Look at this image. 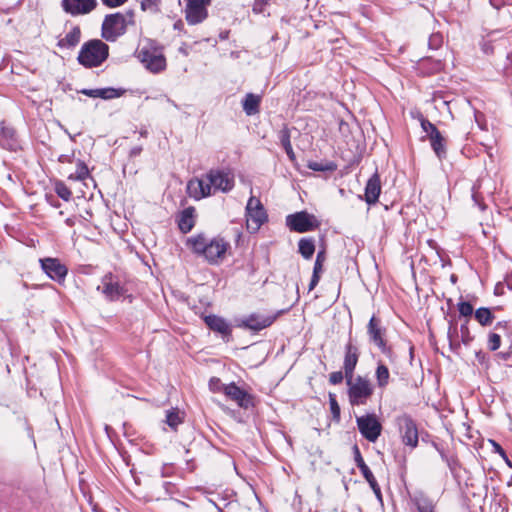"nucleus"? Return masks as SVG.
Wrapping results in <instances>:
<instances>
[{
  "mask_svg": "<svg viewBox=\"0 0 512 512\" xmlns=\"http://www.w3.org/2000/svg\"><path fill=\"white\" fill-rule=\"evenodd\" d=\"M234 187V177L230 172L212 169L202 179L194 178L187 183V193L195 200H200L221 191L228 192Z\"/></svg>",
  "mask_w": 512,
  "mask_h": 512,
  "instance_id": "nucleus-1",
  "label": "nucleus"
},
{
  "mask_svg": "<svg viewBox=\"0 0 512 512\" xmlns=\"http://www.w3.org/2000/svg\"><path fill=\"white\" fill-rule=\"evenodd\" d=\"M186 246L194 254L203 257L211 265L221 263L230 248V244L223 238H208L204 233L188 237Z\"/></svg>",
  "mask_w": 512,
  "mask_h": 512,
  "instance_id": "nucleus-2",
  "label": "nucleus"
},
{
  "mask_svg": "<svg viewBox=\"0 0 512 512\" xmlns=\"http://www.w3.org/2000/svg\"><path fill=\"white\" fill-rule=\"evenodd\" d=\"M109 55V46L99 39L84 43L78 55V61L86 68L100 66Z\"/></svg>",
  "mask_w": 512,
  "mask_h": 512,
  "instance_id": "nucleus-3",
  "label": "nucleus"
},
{
  "mask_svg": "<svg viewBox=\"0 0 512 512\" xmlns=\"http://www.w3.org/2000/svg\"><path fill=\"white\" fill-rule=\"evenodd\" d=\"M348 385V397L351 405H365L373 394V387L370 380L357 376L355 379L346 380Z\"/></svg>",
  "mask_w": 512,
  "mask_h": 512,
  "instance_id": "nucleus-4",
  "label": "nucleus"
},
{
  "mask_svg": "<svg viewBox=\"0 0 512 512\" xmlns=\"http://www.w3.org/2000/svg\"><path fill=\"white\" fill-rule=\"evenodd\" d=\"M286 225L291 231L305 233L316 230L320 226V221L306 211L296 212L286 217Z\"/></svg>",
  "mask_w": 512,
  "mask_h": 512,
  "instance_id": "nucleus-5",
  "label": "nucleus"
},
{
  "mask_svg": "<svg viewBox=\"0 0 512 512\" xmlns=\"http://www.w3.org/2000/svg\"><path fill=\"white\" fill-rule=\"evenodd\" d=\"M126 17L121 13L107 15L102 23V37L114 42L126 31Z\"/></svg>",
  "mask_w": 512,
  "mask_h": 512,
  "instance_id": "nucleus-6",
  "label": "nucleus"
},
{
  "mask_svg": "<svg viewBox=\"0 0 512 512\" xmlns=\"http://www.w3.org/2000/svg\"><path fill=\"white\" fill-rule=\"evenodd\" d=\"M267 220L266 211L260 200L256 197H250L246 206V226L247 229L255 233Z\"/></svg>",
  "mask_w": 512,
  "mask_h": 512,
  "instance_id": "nucleus-7",
  "label": "nucleus"
},
{
  "mask_svg": "<svg viewBox=\"0 0 512 512\" xmlns=\"http://www.w3.org/2000/svg\"><path fill=\"white\" fill-rule=\"evenodd\" d=\"M395 421L402 442L407 446L415 448L418 445V428L416 422L407 414L399 415Z\"/></svg>",
  "mask_w": 512,
  "mask_h": 512,
  "instance_id": "nucleus-8",
  "label": "nucleus"
},
{
  "mask_svg": "<svg viewBox=\"0 0 512 512\" xmlns=\"http://www.w3.org/2000/svg\"><path fill=\"white\" fill-rule=\"evenodd\" d=\"M385 333L386 329L382 327L381 320L375 316H372L367 325V334L369 339L380 349L383 354L391 356L392 349L387 344Z\"/></svg>",
  "mask_w": 512,
  "mask_h": 512,
  "instance_id": "nucleus-9",
  "label": "nucleus"
},
{
  "mask_svg": "<svg viewBox=\"0 0 512 512\" xmlns=\"http://www.w3.org/2000/svg\"><path fill=\"white\" fill-rule=\"evenodd\" d=\"M361 435L370 442H375L381 434L382 425L375 414H367L356 418Z\"/></svg>",
  "mask_w": 512,
  "mask_h": 512,
  "instance_id": "nucleus-10",
  "label": "nucleus"
},
{
  "mask_svg": "<svg viewBox=\"0 0 512 512\" xmlns=\"http://www.w3.org/2000/svg\"><path fill=\"white\" fill-rule=\"evenodd\" d=\"M211 0H187L185 19L189 25L202 23L208 17V6Z\"/></svg>",
  "mask_w": 512,
  "mask_h": 512,
  "instance_id": "nucleus-11",
  "label": "nucleus"
},
{
  "mask_svg": "<svg viewBox=\"0 0 512 512\" xmlns=\"http://www.w3.org/2000/svg\"><path fill=\"white\" fill-rule=\"evenodd\" d=\"M278 314L263 315L260 313H252L241 320L237 326L251 331H260L271 326L277 319Z\"/></svg>",
  "mask_w": 512,
  "mask_h": 512,
  "instance_id": "nucleus-12",
  "label": "nucleus"
},
{
  "mask_svg": "<svg viewBox=\"0 0 512 512\" xmlns=\"http://www.w3.org/2000/svg\"><path fill=\"white\" fill-rule=\"evenodd\" d=\"M42 270L47 274V276L58 282H64L68 269L67 267L60 262L57 258H43L39 260Z\"/></svg>",
  "mask_w": 512,
  "mask_h": 512,
  "instance_id": "nucleus-13",
  "label": "nucleus"
},
{
  "mask_svg": "<svg viewBox=\"0 0 512 512\" xmlns=\"http://www.w3.org/2000/svg\"><path fill=\"white\" fill-rule=\"evenodd\" d=\"M97 290L109 301L118 300L125 292L124 287L111 273L103 276L101 285L97 287Z\"/></svg>",
  "mask_w": 512,
  "mask_h": 512,
  "instance_id": "nucleus-14",
  "label": "nucleus"
},
{
  "mask_svg": "<svg viewBox=\"0 0 512 512\" xmlns=\"http://www.w3.org/2000/svg\"><path fill=\"white\" fill-rule=\"evenodd\" d=\"M360 357V350L350 337L345 345V354L343 361V369L346 380H349L354 375V370L357 366Z\"/></svg>",
  "mask_w": 512,
  "mask_h": 512,
  "instance_id": "nucleus-15",
  "label": "nucleus"
},
{
  "mask_svg": "<svg viewBox=\"0 0 512 512\" xmlns=\"http://www.w3.org/2000/svg\"><path fill=\"white\" fill-rule=\"evenodd\" d=\"M97 6V0H62V9L71 16L86 15Z\"/></svg>",
  "mask_w": 512,
  "mask_h": 512,
  "instance_id": "nucleus-16",
  "label": "nucleus"
},
{
  "mask_svg": "<svg viewBox=\"0 0 512 512\" xmlns=\"http://www.w3.org/2000/svg\"><path fill=\"white\" fill-rule=\"evenodd\" d=\"M353 450H354V459H355L356 466L361 471V473H362L363 477L365 478V480L369 483V485H370L371 489L373 490L376 498L379 501H382V493H381L380 486L377 483V481H376L373 473L371 472L370 468L364 462L359 448L355 445Z\"/></svg>",
  "mask_w": 512,
  "mask_h": 512,
  "instance_id": "nucleus-17",
  "label": "nucleus"
},
{
  "mask_svg": "<svg viewBox=\"0 0 512 512\" xmlns=\"http://www.w3.org/2000/svg\"><path fill=\"white\" fill-rule=\"evenodd\" d=\"M223 393L235 401L241 408L248 409L253 405L252 397L243 389L238 387L235 383H230L227 386H223Z\"/></svg>",
  "mask_w": 512,
  "mask_h": 512,
  "instance_id": "nucleus-18",
  "label": "nucleus"
},
{
  "mask_svg": "<svg viewBox=\"0 0 512 512\" xmlns=\"http://www.w3.org/2000/svg\"><path fill=\"white\" fill-rule=\"evenodd\" d=\"M140 55L142 63L149 71L158 73L165 69L166 59L163 55L155 54L147 50H142Z\"/></svg>",
  "mask_w": 512,
  "mask_h": 512,
  "instance_id": "nucleus-19",
  "label": "nucleus"
},
{
  "mask_svg": "<svg viewBox=\"0 0 512 512\" xmlns=\"http://www.w3.org/2000/svg\"><path fill=\"white\" fill-rule=\"evenodd\" d=\"M124 92V89H115L112 87L98 89H82L80 91L81 94L86 95L88 97L101 98L105 100L118 98L122 96Z\"/></svg>",
  "mask_w": 512,
  "mask_h": 512,
  "instance_id": "nucleus-20",
  "label": "nucleus"
},
{
  "mask_svg": "<svg viewBox=\"0 0 512 512\" xmlns=\"http://www.w3.org/2000/svg\"><path fill=\"white\" fill-rule=\"evenodd\" d=\"M381 192V182L378 173H374L365 187V201L371 205L378 201Z\"/></svg>",
  "mask_w": 512,
  "mask_h": 512,
  "instance_id": "nucleus-21",
  "label": "nucleus"
},
{
  "mask_svg": "<svg viewBox=\"0 0 512 512\" xmlns=\"http://www.w3.org/2000/svg\"><path fill=\"white\" fill-rule=\"evenodd\" d=\"M0 146L11 151L17 149L18 141L13 128L0 126Z\"/></svg>",
  "mask_w": 512,
  "mask_h": 512,
  "instance_id": "nucleus-22",
  "label": "nucleus"
},
{
  "mask_svg": "<svg viewBox=\"0 0 512 512\" xmlns=\"http://www.w3.org/2000/svg\"><path fill=\"white\" fill-rule=\"evenodd\" d=\"M206 325L213 331L219 332L223 336L230 335L231 328L222 317L208 315L204 318Z\"/></svg>",
  "mask_w": 512,
  "mask_h": 512,
  "instance_id": "nucleus-23",
  "label": "nucleus"
},
{
  "mask_svg": "<svg viewBox=\"0 0 512 512\" xmlns=\"http://www.w3.org/2000/svg\"><path fill=\"white\" fill-rule=\"evenodd\" d=\"M81 38V30L78 26H74L63 38L58 40L57 46L59 48L72 49L76 47Z\"/></svg>",
  "mask_w": 512,
  "mask_h": 512,
  "instance_id": "nucleus-24",
  "label": "nucleus"
},
{
  "mask_svg": "<svg viewBox=\"0 0 512 512\" xmlns=\"http://www.w3.org/2000/svg\"><path fill=\"white\" fill-rule=\"evenodd\" d=\"M195 225L194 208L189 207L184 209L178 219V227L181 232L188 233Z\"/></svg>",
  "mask_w": 512,
  "mask_h": 512,
  "instance_id": "nucleus-25",
  "label": "nucleus"
},
{
  "mask_svg": "<svg viewBox=\"0 0 512 512\" xmlns=\"http://www.w3.org/2000/svg\"><path fill=\"white\" fill-rule=\"evenodd\" d=\"M261 98L259 95L248 93L243 100L244 112L251 116L259 112Z\"/></svg>",
  "mask_w": 512,
  "mask_h": 512,
  "instance_id": "nucleus-26",
  "label": "nucleus"
},
{
  "mask_svg": "<svg viewBox=\"0 0 512 512\" xmlns=\"http://www.w3.org/2000/svg\"><path fill=\"white\" fill-rule=\"evenodd\" d=\"M431 147L439 159L446 155V141L440 131L431 135L429 138Z\"/></svg>",
  "mask_w": 512,
  "mask_h": 512,
  "instance_id": "nucleus-27",
  "label": "nucleus"
},
{
  "mask_svg": "<svg viewBox=\"0 0 512 512\" xmlns=\"http://www.w3.org/2000/svg\"><path fill=\"white\" fill-rule=\"evenodd\" d=\"M412 502L419 512H434V503L423 493H417L412 497Z\"/></svg>",
  "mask_w": 512,
  "mask_h": 512,
  "instance_id": "nucleus-28",
  "label": "nucleus"
},
{
  "mask_svg": "<svg viewBox=\"0 0 512 512\" xmlns=\"http://www.w3.org/2000/svg\"><path fill=\"white\" fill-rule=\"evenodd\" d=\"M375 377H376V381H377V386L379 388L384 389L389 384V380H390L389 369L381 361H379L377 364V368L375 371Z\"/></svg>",
  "mask_w": 512,
  "mask_h": 512,
  "instance_id": "nucleus-29",
  "label": "nucleus"
},
{
  "mask_svg": "<svg viewBox=\"0 0 512 512\" xmlns=\"http://www.w3.org/2000/svg\"><path fill=\"white\" fill-rule=\"evenodd\" d=\"M298 251L304 259H311L315 252V241L313 238H301L298 242Z\"/></svg>",
  "mask_w": 512,
  "mask_h": 512,
  "instance_id": "nucleus-30",
  "label": "nucleus"
},
{
  "mask_svg": "<svg viewBox=\"0 0 512 512\" xmlns=\"http://www.w3.org/2000/svg\"><path fill=\"white\" fill-rule=\"evenodd\" d=\"M475 319L482 326L490 325L494 320V315L489 308H478L474 313Z\"/></svg>",
  "mask_w": 512,
  "mask_h": 512,
  "instance_id": "nucleus-31",
  "label": "nucleus"
},
{
  "mask_svg": "<svg viewBox=\"0 0 512 512\" xmlns=\"http://www.w3.org/2000/svg\"><path fill=\"white\" fill-rule=\"evenodd\" d=\"M307 167L313 171L319 172H334L337 169V165L331 161H310Z\"/></svg>",
  "mask_w": 512,
  "mask_h": 512,
  "instance_id": "nucleus-32",
  "label": "nucleus"
},
{
  "mask_svg": "<svg viewBox=\"0 0 512 512\" xmlns=\"http://www.w3.org/2000/svg\"><path fill=\"white\" fill-rule=\"evenodd\" d=\"M502 335L497 332H490L488 334L487 346L491 351H496L501 347Z\"/></svg>",
  "mask_w": 512,
  "mask_h": 512,
  "instance_id": "nucleus-33",
  "label": "nucleus"
},
{
  "mask_svg": "<svg viewBox=\"0 0 512 512\" xmlns=\"http://www.w3.org/2000/svg\"><path fill=\"white\" fill-rule=\"evenodd\" d=\"M329 404L333 420L338 422L340 420V406L336 400V396L332 393L329 394Z\"/></svg>",
  "mask_w": 512,
  "mask_h": 512,
  "instance_id": "nucleus-34",
  "label": "nucleus"
},
{
  "mask_svg": "<svg viewBox=\"0 0 512 512\" xmlns=\"http://www.w3.org/2000/svg\"><path fill=\"white\" fill-rule=\"evenodd\" d=\"M56 194L65 201L70 200L72 193L70 189L62 182H57L55 185Z\"/></svg>",
  "mask_w": 512,
  "mask_h": 512,
  "instance_id": "nucleus-35",
  "label": "nucleus"
},
{
  "mask_svg": "<svg viewBox=\"0 0 512 512\" xmlns=\"http://www.w3.org/2000/svg\"><path fill=\"white\" fill-rule=\"evenodd\" d=\"M89 175V170L87 168V166L83 163L79 164L75 173L71 174L69 176L70 179H73V180H84L88 177Z\"/></svg>",
  "mask_w": 512,
  "mask_h": 512,
  "instance_id": "nucleus-36",
  "label": "nucleus"
},
{
  "mask_svg": "<svg viewBox=\"0 0 512 512\" xmlns=\"http://www.w3.org/2000/svg\"><path fill=\"white\" fill-rule=\"evenodd\" d=\"M495 357L498 360L506 362L509 366H512V343H510L505 350L498 352Z\"/></svg>",
  "mask_w": 512,
  "mask_h": 512,
  "instance_id": "nucleus-37",
  "label": "nucleus"
},
{
  "mask_svg": "<svg viewBox=\"0 0 512 512\" xmlns=\"http://www.w3.org/2000/svg\"><path fill=\"white\" fill-rule=\"evenodd\" d=\"M420 124L423 131L427 134L428 138L439 131L433 123H431L428 119L424 117L420 118Z\"/></svg>",
  "mask_w": 512,
  "mask_h": 512,
  "instance_id": "nucleus-38",
  "label": "nucleus"
},
{
  "mask_svg": "<svg viewBox=\"0 0 512 512\" xmlns=\"http://www.w3.org/2000/svg\"><path fill=\"white\" fill-rule=\"evenodd\" d=\"M160 0H142L141 1V9L143 11H150L152 13H157L159 11Z\"/></svg>",
  "mask_w": 512,
  "mask_h": 512,
  "instance_id": "nucleus-39",
  "label": "nucleus"
},
{
  "mask_svg": "<svg viewBox=\"0 0 512 512\" xmlns=\"http://www.w3.org/2000/svg\"><path fill=\"white\" fill-rule=\"evenodd\" d=\"M457 307H458L459 314L465 318L470 317L474 312L473 306L469 302L460 301L457 304Z\"/></svg>",
  "mask_w": 512,
  "mask_h": 512,
  "instance_id": "nucleus-40",
  "label": "nucleus"
},
{
  "mask_svg": "<svg viewBox=\"0 0 512 512\" xmlns=\"http://www.w3.org/2000/svg\"><path fill=\"white\" fill-rule=\"evenodd\" d=\"M443 36L440 33H433L428 40V46L432 50H437L442 46Z\"/></svg>",
  "mask_w": 512,
  "mask_h": 512,
  "instance_id": "nucleus-41",
  "label": "nucleus"
},
{
  "mask_svg": "<svg viewBox=\"0 0 512 512\" xmlns=\"http://www.w3.org/2000/svg\"><path fill=\"white\" fill-rule=\"evenodd\" d=\"M181 417L178 412L169 411L166 415V423L173 429L181 423Z\"/></svg>",
  "mask_w": 512,
  "mask_h": 512,
  "instance_id": "nucleus-42",
  "label": "nucleus"
},
{
  "mask_svg": "<svg viewBox=\"0 0 512 512\" xmlns=\"http://www.w3.org/2000/svg\"><path fill=\"white\" fill-rule=\"evenodd\" d=\"M489 443L493 447V452L497 453L501 456V458L508 464L511 465L509 458L505 452V450L501 447L500 444H498L495 440L490 439Z\"/></svg>",
  "mask_w": 512,
  "mask_h": 512,
  "instance_id": "nucleus-43",
  "label": "nucleus"
},
{
  "mask_svg": "<svg viewBox=\"0 0 512 512\" xmlns=\"http://www.w3.org/2000/svg\"><path fill=\"white\" fill-rule=\"evenodd\" d=\"M325 259H326L325 251L324 250L319 251L316 256L313 272L322 273L323 263H324Z\"/></svg>",
  "mask_w": 512,
  "mask_h": 512,
  "instance_id": "nucleus-44",
  "label": "nucleus"
},
{
  "mask_svg": "<svg viewBox=\"0 0 512 512\" xmlns=\"http://www.w3.org/2000/svg\"><path fill=\"white\" fill-rule=\"evenodd\" d=\"M279 140L283 148L292 146L290 141V131L288 128L284 127L279 132Z\"/></svg>",
  "mask_w": 512,
  "mask_h": 512,
  "instance_id": "nucleus-45",
  "label": "nucleus"
},
{
  "mask_svg": "<svg viewBox=\"0 0 512 512\" xmlns=\"http://www.w3.org/2000/svg\"><path fill=\"white\" fill-rule=\"evenodd\" d=\"M431 63V69L429 70V73H435L437 71H440L442 69V63L440 61H434L431 62L429 58L424 59L421 61L420 65L421 68L424 69L427 64Z\"/></svg>",
  "mask_w": 512,
  "mask_h": 512,
  "instance_id": "nucleus-46",
  "label": "nucleus"
},
{
  "mask_svg": "<svg viewBox=\"0 0 512 512\" xmlns=\"http://www.w3.org/2000/svg\"><path fill=\"white\" fill-rule=\"evenodd\" d=\"M460 332H461L462 342L466 345L469 344V342L472 340V338L470 336V332L468 329V319L465 321V323H463L461 325Z\"/></svg>",
  "mask_w": 512,
  "mask_h": 512,
  "instance_id": "nucleus-47",
  "label": "nucleus"
},
{
  "mask_svg": "<svg viewBox=\"0 0 512 512\" xmlns=\"http://www.w3.org/2000/svg\"><path fill=\"white\" fill-rule=\"evenodd\" d=\"M223 386H226L221 382L219 378L212 377L209 381V388L213 392H223Z\"/></svg>",
  "mask_w": 512,
  "mask_h": 512,
  "instance_id": "nucleus-48",
  "label": "nucleus"
},
{
  "mask_svg": "<svg viewBox=\"0 0 512 512\" xmlns=\"http://www.w3.org/2000/svg\"><path fill=\"white\" fill-rule=\"evenodd\" d=\"M268 4V0H255L252 11L255 14H262L265 12V7Z\"/></svg>",
  "mask_w": 512,
  "mask_h": 512,
  "instance_id": "nucleus-49",
  "label": "nucleus"
},
{
  "mask_svg": "<svg viewBox=\"0 0 512 512\" xmlns=\"http://www.w3.org/2000/svg\"><path fill=\"white\" fill-rule=\"evenodd\" d=\"M345 377V374L344 372L342 371H335V372H332L330 375H329V382L333 385H337V384H340L343 379Z\"/></svg>",
  "mask_w": 512,
  "mask_h": 512,
  "instance_id": "nucleus-50",
  "label": "nucleus"
},
{
  "mask_svg": "<svg viewBox=\"0 0 512 512\" xmlns=\"http://www.w3.org/2000/svg\"><path fill=\"white\" fill-rule=\"evenodd\" d=\"M104 5L110 8L123 5L127 0H101Z\"/></svg>",
  "mask_w": 512,
  "mask_h": 512,
  "instance_id": "nucleus-51",
  "label": "nucleus"
},
{
  "mask_svg": "<svg viewBox=\"0 0 512 512\" xmlns=\"http://www.w3.org/2000/svg\"><path fill=\"white\" fill-rule=\"evenodd\" d=\"M162 488L165 490L166 495H172L175 491V485L171 482L165 481L162 484Z\"/></svg>",
  "mask_w": 512,
  "mask_h": 512,
  "instance_id": "nucleus-52",
  "label": "nucleus"
},
{
  "mask_svg": "<svg viewBox=\"0 0 512 512\" xmlns=\"http://www.w3.org/2000/svg\"><path fill=\"white\" fill-rule=\"evenodd\" d=\"M320 274H321V273L313 272V275H312L311 281H310V283H309V291H312V290L317 286V284L319 283V280H320Z\"/></svg>",
  "mask_w": 512,
  "mask_h": 512,
  "instance_id": "nucleus-53",
  "label": "nucleus"
},
{
  "mask_svg": "<svg viewBox=\"0 0 512 512\" xmlns=\"http://www.w3.org/2000/svg\"><path fill=\"white\" fill-rule=\"evenodd\" d=\"M172 469H173V467L169 464L163 465V467L161 469L162 477L170 476L172 474Z\"/></svg>",
  "mask_w": 512,
  "mask_h": 512,
  "instance_id": "nucleus-54",
  "label": "nucleus"
},
{
  "mask_svg": "<svg viewBox=\"0 0 512 512\" xmlns=\"http://www.w3.org/2000/svg\"><path fill=\"white\" fill-rule=\"evenodd\" d=\"M287 156L291 159V160H294L295 159V154H294V151H293V148L292 146H289V147H286L284 148Z\"/></svg>",
  "mask_w": 512,
  "mask_h": 512,
  "instance_id": "nucleus-55",
  "label": "nucleus"
},
{
  "mask_svg": "<svg viewBox=\"0 0 512 512\" xmlns=\"http://www.w3.org/2000/svg\"><path fill=\"white\" fill-rule=\"evenodd\" d=\"M142 151V147L141 146H136L134 148L131 149L130 151V155L131 156H138Z\"/></svg>",
  "mask_w": 512,
  "mask_h": 512,
  "instance_id": "nucleus-56",
  "label": "nucleus"
},
{
  "mask_svg": "<svg viewBox=\"0 0 512 512\" xmlns=\"http://www.w3.org/2000/svg\"><path fill=\"white\" fill-rule=\"evenodd\" d=\"M476 358L478 359V361L480 363H483L486 358V355L484 353H482L481 351H479L476 353Z\"/></svg>",
  "mask_w": 512,
  "mask_h": 512,
  "instance_id": "nucleus-57",
  "label": "nucleus"
},
{
  "mask_svg": "<svg viewBox=\"0 0 512 512\" xmlns=\"http://www.w3.org/2000/svg\"><path fill=\"white\" fill-rule=\"evenodd\" d=\"M506 323L498 322L495 326V330H505Z\"/></svg>",
  "mask_w": 512,
  "mask_h": 512,
  "instance_id": "nucleus-58",
  "label": "nucleus"
},
{
  "mask_svg": "<svg viewBox=\"0 0 512 512\" xmlns=\"http://www.w3.org/2000/svg\"><path fill=\"white\" fill-rule=\"evenodd\" d=\"M441 457H442L443 460H445L447 462V464L450 467V469H453L452 468V462L446 457V455L443 452H441Z\"/></svg>",
  "mask_w": 512,
  "mask_h": 512,
  "instance_id": "nucleus-59",
  "label": "nucleus"
},
{
  "mask_svg": "<svg viewBox=\"0 0 512 512\" xmlns=\"http://www.w3.org/2000/svg\"><path fill=\"white\" fill-rule=\"evenodd\" d=\"M147 135H148L147 130H142V131L140 132V136H141V137H147Z\"/></svg>",
  "mask_w": 512,
  "mask_h": 512,
  "instance_id": "nucleus-60",
  "label": "nucleus"
},
{
  "mask_svg": "<svg viewBox=\"0 0 512 512\" xmlns=\"http://www.w3.org/2000/svg\"><path fill=\"white\" fill-rule=\"evenodd\" d=\"M182 25H183V23L181 21H178V22L175 23L174 27L175 28H180V26H182Z\"/></svg>",
  "mask_w": 512,
  "mask_h": 512,
  "instance_id": "nucleus-61",
  "label": "nucleus"
},
{
  "mask_svg": "<svg viewBox=\"0 0 512 512\" xmlns=\"http://www.w3.org/2000/svg\"><path fill=\"white\" fill-rule=\"evenodd\" d=\"M448 336H449L450 341L452 342V333H451V330H449V332H448Z\"/></svg>",
  "mask_w": 512,
  "mask_h": 512,
  "instance_id": "nucleus-62",
  "label": "nucleus"
}]
</instances>
